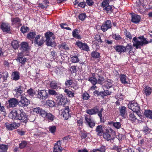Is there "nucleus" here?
<instances>
[{
	"label": "nucleus",
	"mask_w": 152,
	"mask_h": 152,
	"mask_svg": "<svg viewBox=\"0 0 152 152\" xmlns=\"http://www.w3.org/2000/svg\"><path fill=\"white\" fill-rule=\"evenodd\" d=\"M112 27L111 22L110 20H107L104 22L101 26V29L105 32Z\"/></svg>",
	"instance_id": "obj_10"
},
{
	"label": "nucleus",
	"mask_w": 152,
	"mask_h": 152,
	"mask_svg": "<svg viewBox=\"0 0 152 152\" xmlns=\"http://www.w3.org/2000/svg\"><path fill=\"white\" fill-rule=\"evenodd\" d=\"M70 58L71 61L73 63H77L79 61L78 57L77 56H73L71 57Z\"/></svg>",
	"instance_id": "obj_47"
},
{
	"label": "nucleus",
	"mask_w": 152,
	"mask_h": 152,
	"mask_svg": "<svg viewBox=\"0 0 152 152\" xmlns=\"http://www.w3.org/2000/svg\"><path fill=\"white\" fill-rule=\"evenodd\" d=\"M102 134L103 135L104 138L107 141H109L110 140L111 141V140H113L111 135L108 133H107V132H105L103 134Z\"/></svg>",
	"instance_id": "obj_35"
},
{
	"label": "nucleus",
	"mask_w": 152,
	"mask_h": 152,
	"mask_svg": "<svg viewBox=\"0 0 152 152\" xmlns=\"http://www.w3.org/2000/svg\"><path fill=\"white\" fill-rule=\"evenodd\" d=\"M98 111L97 108H93L91 109H88L86 110V113L89 115H91L96 114Z\"/></svg>",
	"instance_id": "obj_31"
},
{
	"label": "nucleus",
	"mask_w": 152,
	"mask_h": 152,
	"mask_svg": "<svg viewBox=\"0 0 152 152\" xmlns=\"http://www.w3.org/2000/svg\"><path fill=\"white\" fill-rule=\"evenodd\" d=\"M50 88L52 89H57L58 88H60L61 84L56 82L55 80H53L50 83Z\"/></svg>",
	"instance_id": "obj_19"
},
{
	"label": "nucleus",
	"mask_w": 152,
	"mask_h": 152,
	"mask_svg": "<svg viewBox=\"0 0 152 152\" xmlns=\"http://www.w3.org/2000/svg\"><path fill=\"white\" fill-rule=\"evenodd\" d=\"M106 132L108 133L109 134H111L113 135H115V132L111 128L107 129H106Z\"/></svg>",
	"instance_id": "obj_53"
},
{
	"label": "nucleus",
	"mask_w": 152,
	"mask_h": 152,
	"mask_svg": "<svg viewBox=\"0 0 152 152\" xmlns=\"http://www.w3.org/2000/svg\"><path fill=\"white\" fill-rule=\"evenodd\" d=\"M36 35L35 33L34 32H30L27 35L28 38L30 40L33 39Z\"/></svg>",
	"instance_id": "obj_54"
},
{
	"label": "nucleus",
	"mask_w": 152,
	"mask_h": 152,
	"mask_svg": "<svg viewBox=\"0 0 152 152\" xmlns=\"http://www.w3.org/2000/svg\"><path fill=\"white\" fill-rule=\"evenodd\" d=\"M21 99L18 102V105L20 107H24L27 106L30 104L29 100L24 96L20 97Z\"/></svg>",
	"instance_id": "obj_9"
},
{
	"label": "nucleus",
	"mask_w": 152,
	"mask_h": 152,
	"mask_svg": "<svg viewBox=\"0 0 152 152\" xmlns=\"http://www.w3.org/2000/svg\"><path fill=\"white\" fill-rule=\"evenodd\" d=\"M126 107L124 106H121L119 107V110L120 112V115L122 117H126Z\"/></svg>",
	"instance_id": "obj_27"
},
{
	"label": "nucleus",
	"mask_w": 152,
	"mask_h": 152,
	"mask_svg": "<svg viewBox=\"0 0 152 152\" xmlns=\"http://www.w3.org/2000/svg\"><path fill=\"white\" fill-rule=\"evenodd\" d=\"M11 45L13 48L15 49H18L19 46L18 43V41L16 40H14L12 42Z\"/></svg>",
	"instance_id": "obj_44"
},
{
	"label": "nucleus",
	"mask_w": 152,
	"mask_h": 152,
	"mask_svg": "<svg viewBox=\"0 0 152 152\" xmlns=\"http://www.w3.org/2000/svg\"><path fill=\"white\" fill-rule=\"evenodd\" d=\"M61 28L63 29H65L66 30H71V29L69 27H67L68 25L65 23H61L60 24Z\"/></svg>",
	"instance_id": "obj_52"
},
{
	"label": "nucleus",
	"mask_w": 152,
	"mask_h": 152,
	"mask_svg": "<svg viewBox=\"0 0 152 152\" xmlns=\"http://www.w3.org/2000/svg\"><path fill=\"white\" fill-rule=\"evenodd\" d=\"M112 37L113 39L116 40H120L121 39V37L119 34H116L113 35Z\"/></svg>",
	"instance_id": "obj_57"
},
{
	"label": "nucleus",
	"mask_w": 152,
	"mask_h": 152,
	"mask_svg": "<svg viewBox=\"0 0 152 152\" xmlns=\"http://www.w3.org/2000/svg\"><path fill=\"white\" fill-rule=\"evenodd\" d=\"M95 73L98 76L101 75L103 73V70L100 69H95Z\"/></svg>",
	"instance_id": "obj_60"
},
{
	"label": "nucleus",
	"mask_w": 152,
	"mask_h": 152,
	"mask_svg": "<svg viewBox=\"0 0 152 152\" xmlns=\"http://www.w3.org/2000/svg\"><path fill=\"white\" fill-rule=\"evenodd\" d=\"M105 147L104 146H102L99 149L94 150L93 152H105Z\"/></svg>",
	"instance_id": "obj_45"
},
{
	"label": "nucleus",
	"mask_w": 152,
	"mask_h": 152,
	"mask_svg": "<svg viewBox=\"0 0 152 152\" xmlns=\"http://www.w3.org/2000/svg\"><path fill=\"white\" fill-rule=\"evenodd\" d=\"M95 77V73H91L88 78V81L93 85H95L97 83V80Z\"/></svg>",
	"instance_id": "obj_17"
},
{
	"label": "nucleus",
	"mask_w": 152,
	"mask_h": 152,
	"mask_svg": "<svg viewBox=\"0 0 152 152\" xmlns=\"http://www.w3.org/2000/svg\"><path fill=\"white\" fill-rule=\"evenodd\" d=\"M103 10L106 11L107 13H110L113 11L111 6L110 5L103 8Z\"/></svg>",
	"instance_id": "obj_43"
},
{
	"label": "nucleus",
	"mask_w": 152,
	"mask_h": 152,
	"mask_svg": "<svg viewBox=\"0 0 152 152\" xmlns=\"http://www.w3.org/2000/svg\"><path fill=\"white\" fill-rule=\"evenodd\" d=\"M6 128L9 130H12L17 128L20 126V124L18 123L13 122L11 123H6L5 124Z\"/></svg>",
	"instance_id": "obj_12"
},
{
	"label": "nucleus",
	"mask_w": 152,
	"mask_h": 152,
	"mask_svg": "<svg viewBox=\"0 0 152 152\" xmlns=\"http://www.w3.org/2000/svg\"><path fill=\"white\" fill-rule=\"evenodd\" d=\"M64 71L63 68L60 67L56 68L54 71L57 75L61 76L63 75Z\"/></svg>",
	"instance_id": "obj_30"
},
{
	"label": "nucleus",
	"mask_w": 152,
	"mask_h": 152,
	"mask_svg": "<svg viewBox=\"0 0 152 152\" xmlns=\"http://www.w3.org/2000/svg\"><path fill=\"white\" fill-rule=\"evenodd\" d=\"M69 107L68 106L65 107V108L62 110L61 113V115H62L65 119L67 120L70 116V115L69 113Z\"/></svg>",
	"instance_id": "obj_14"
},
{
	"label": "nucleus",
	"mask_w": 152,
	"mask_h": 152,
	"mask_svg": "<svg viewBox=\"0 0 152 152\" xmlns=\"http://www.w3.org/2000/svg\"><path fill=\"white\" fill-rule=\"evenodd\" d=\"M124 31L126 37L130 39H132V38L131 34L129 32L127 31L126 29H124Z\"/></svg>",
	"instance_id": "obj_46"
},
{
	"label": "nucleus",
	"mask_w": 152,
	"mask_h": 152,
	"mask_svg": "<svg viewBox=\"0 0 152 152\" xmlns=\"http://www.w3.org/2000/svg\"><path fill=\"white\" fill-rule=\"evenodd\" d=\"M143 92L146 96H148L152 92V89L150 87L146 86L144 88Z\"/></svg>",
	"instance_id": "obj_26"
},
{
	"label": "nucleus",
	"mask_w": 152,
	"mask_h": 152,
	"mask_svg": "<svg viewBox=\"0 0 152 152\" xmlns=\"http://www.w3.org/2000/svg\"><path fill=\"white\" fill-rule=\"evenodd\" d=\"M37 96L40 99L45 100L48 98V95L47 91L43 90L38 91Z\"/></svg>",
	"instance_id": "obj_8"
},
{
	"label": "nucleus",
	"mask_w": 152,
	"mask_h": 152,
	"mask_svg": "<svg viewBox=\"0 0 152 152\" xmlns=\"http://www.w3.org/2000/svg\"><path fill=\"white\" fill-rule=\"evenodd\" d=\"M45 37L46 39V45L47 46L52 47L54 46V40L55 37L53 33L51 32H47L45 34Z\"/></svg>",
	"instance_id": "obj_3"
},
{
	"label": "nucleus",
	"mask_w": 152,
	"mask_h": 152,
	"mask_svg": "<svg viewBox=\"0 0 152 152\" xmlns=\"http://www.w3.org/2000/svg\"><path fill=\"white\" fill-rule=\"evenodd\" d=\"M120 80L122 84H127L129 83L128 77L124 74H121L119 76Z\"/></svg>",
	"instance_id": "obj_13"
},
{
	"label": "nucleus",
	"mask_w": 152,
	"mask_h": 152,
	"mask_svg": "<svg viewBox=\"0 0 152 152\" xmlns=\"http://www.w3.org/2000/svg\"><path fill=\"white\" fill-rule=\"evenodd\" d=\"M61 141H58L54 145V152H61L62 150V148L61 147Z\"/></svg>",
	"instance_id": "obj_15"
},
{
	"label": "nucleus",
	"mask_w": 152,
	"mask_h": 152,
	"mask_svg": "<svg viewBox=\"0 0 152 152\" xmlns=\"http://www.w3.org/2000/svg\"><path fill=\"white\" fill-rule=\"evenodd\" d=\"M81 49L87 51L89 50V47L85 43H83Z\"/></svg>",
	"instance_id": "obj_58"
},
{
	"label": "nucleus",
	"mask_w": 152,
	"mask_h": 152,
	"mask_svg": "<svg viewBox=\"0 0 152 152\" xmlns=\"http://www.w3.org/2000/svg\"><path fill=\"white\" fill-rule=\"evenodd\" d=\"M90 97L89 94L87 92H86L84 93L82 95V98L84 100H88Z\"/></svg>",
	"instance_id": "obj_55"
},
{
	"label": "nucleus",
	"mask_w": 152,
	"mask_h": 152,
	"mask_svg": "<svg viewBox=\"0 0 152 152\" xmlns=\"http://www.w3.org/2000/svg\"><path fill=\"white\" fill-rule=\"evenodd\" d=\"M64 92L69 97L72 98L74 96L75 93L73 91H70L68 89H65Z\"/></svg>",
	"instance_id": "obj_34"
},
{
	"label": "nucleus",
	"mask_w": 152,
	"mask_h": 152,
	"mask_svg": "<svg viewBox=\"0 0 152 152\" xmlns=\"http://www.w3.org/2000/svg\"><path fill=\"white\" fill-rule=\"evenodd\" d=\"M21 47L20 49L23 52L28 51L30 49V47L27 43L25 42H23L21 44Z\"/></svg>",
	"instance_id": "obj_23"
},
{
	"label": "nucleus",
	"mask_w": 152,
	"mask_h": 152,
	"mask_svg": "<svg viewBox=\"0 0 152 152\" xmlns=\"http://www.w3.org/2000/svg\"><path fill=\"white\" fill-rule=\"evenodd\" d=\"M86 17V16L85 13L81 14L79 16V19L82 21L84 20Z\"/></svg>",
	"instance_id": "obj_64"
},
{
	"label": "nucleus",
	"mask_w": 152,
	"mask_h": 152,
	"mask_svg": "<svg viewBox=\"0 0 152 152\" xmlns=\"http://www.w3.org/2000/svg\"><path fill=\"white\" fill-rule=\"evenodd\" d=\"M113 126L116 129H119L121 127V124L119 122H115Z\"/></svg>",
	"instance_id": "obj_61"
},
{
	"label": "nucleus",
	"mask_w": 152,
	"mask_h": 152,
	"mask_svg": "<svg viewBox=\"0 0 152 152\" xmlns=\"http://www.w3.org/2000/svg\"><path fill=\"white\" fill-rule=\"evenodd\" d=\"M46 103L50 107H53L55 105L54 102L52 100H47Z\"/></svg>",
	"instance_id": "obj_51"
},
{
	"label": "nucleus",
	"mask_w": 152,
	"mask_h": 152,
	"mask_svg": "<svg viewBox=\"0 0 152 152\" xmlns=\"http://www.w3.org/2000/svg\"><path fill=\"white\" fill-rule=\"evenodd\" d=\"M7 148L8 147L7 145L3 144L0 145V152H6Z\"/></svg>",
	"instance_id": "obj_41"
},
{
	"label": "nucleus",
	"mask_w": 152,
	"mask_h": 152,
	"mask_svg": "<svg viewBox=\"0 0 152 152\" xmlns=\"http://www.w3.org/2000/svg\"><path fill=\"white\" fill-rule=\"evenodd\" d=\"M138 39L140 40H139L136 37H134L132 40L133 45L136 49L140 48L141 46L145 45L149 43L143 36L139 37Z\"/></svg>",
	"instance_id": "obj_2"
},
{
	"label": "nucleus",
	"mask_w": 152,
	"mask_h": 152,
	"mask_svg": "<svg viewBox=\"0 0 152 152\" xmlns=\"http://www.w3.org/2000/svg\"><path fill=\"white\" fill-rule=\"evenodd\" d=\"M45 117H46L49 120L52 121L53 120L54 116L51 113H47Z\"/></svg>",
	"instance_id": "obj_48"
},
{
	"label": "nucleus",
	"mask_w": 152,
	"mask_h": 152,
	"mask_svg": "<svg viewBox=\"0 0 152 152\" xmlns=\"http://www.w3.org/2000/svg\"><path fill=\"white\" fill-rule=\"evenodd\" d=\"M113 81L110 80L108 79L105 81L104 83V85L103 86V88H105L107 89L110 88L113 86Z\"/></svg>",
	"instance_id": "obj_25"
},
{
	"label": "nucleus",
	"mask_w": 152,
	"mask_h": 152,
	"mask_svg": "<svg viewBox=\"0 0 152 152\" xmlns=\"http://www.w3.org/2000/svg\"><path fill=\"white\" fill-rule=\"evenodd\" d=\"M85 123L90 127L93 128L95 126V122L93 119L91 118L89 115H86L85 117Z\"/></svg>",
	"instance_id": "obj_7"
},
{
	"label": "nucleus",
	"mask_w": 152,
	"mask_h": 152,
	"mask_svg": "<svg viewBox=\"0 0 152 152\" xmlns=\"http://www.w3.org/2000/svg\"><path fill=\"white\" fill-rule=\"evenodd\" d=\"M58 99H60V101L62 105L64 106L67 102L66 98L64 97L61 94L60 95Z\"/></svg>",
	"instance_id": "obj_33"
},
{
	"label": "nucleus",
	"mask_w": 152,
	"mask_h": 152,
	"mask_svg": "<svg viewBox=\"0 0 152 152\" xmlns=\"http://www.w3.org/2000/svg\"><path fill=\"white\" fill-rule=\"evenodd\" d=\"M131 21L135 23H138L140 20L141 17L140 16L135 14H133L132 15Z\"/></svg>",
	"instance_id": "obj_20"
},
{
	"label": "nucleus",
	"mask_w": 152,
	"mask_h": 152,
	"mask_svg": "<svg viewBox=\"0 0 152 152\" xmlns=\"http://www.w3.org/2000/svg\"><path fill=\"white\" fill-rule=\"evenodd\" d=\"M91 57L94 58H99L100 53L96 51H94L91 53Z\"/></svg>",
	"instance_id": "obj_40"
},
{
	"label": "nucleus",
	"mask_w": 152,
	"mask_h": 152,
	"mask_svg": "<svg viewBox=\"0 0 152 152\" xmlns=\"http://www.w3.org/2000/svg\"><path fill=\"white\" fill-rule=\"evenodd\" d=\"M98 76L99 78L98 80H97V83L102 85V84L104 80V78L102 76Z\"/></svg>",
	"instance_id": "obj_62"
},
{
	"label": "nucleus",
	"mask_w": 152,
	"mask_h": 152,
	"mask_svg": "<svg viewBox=\"0 0 152 152\" xmlns=\"http://www.w3.org/2000/svg\"><path fill=\"white\" fill-rule=\"evenodd\" d=\"M8 102L10 107H14L18 103V101L15 98L11 99L8 101Z\"/></svg>",
	"instance_id": "obj_22"
},
{
	"label": "nucleus",
	"mask_w": 152,
	"mask_h": 152,
	"mask_svg": "<svg viewBox=\"0 0 152 152\" xmlns=\"http://www.w3.org/2000/svg\"><path fill=\"white\" fill-rule=\"evenodd\" d=\"M113 48L117 52L120 53L125 52L124 46L116 45L114 46Z\"/></svg>",
	"instance_id": "obj_24"
},
{
	"label": "nucleus",
	"mask_w": 152,
	"mask_h": 152,
	"mask_svg": "<svg viewBox=\"0 0 152 152\" xmlns=\"http://www.w3.org/2000/svg\"><path fill=\"white\" fill-rule=\"evenodd\" d=\"M98 135L101 136L103 134L104 130L102 128V126L99 125L97 126L95 129Z\"/></svg>",
	"instance_id": "obj_29"
},
{
	"label": "nucleus",
	"mask_w": 152,
	"mask_h": 152,
	"mask_svg": "<svg viewBox=\"0 0 152 152\" xmlns=\"http://www.w3.org/2000/svg\"><path fill=\"white\" fill-rule=\"evenodd\" d=\"M27 144V142L25 141H22L19 144V147L22 149L25 147Z\"/></svg>",
	"instance_id": "obj_59"
},
{
	"label": "nucleus",
	"mask_w": 152,
	"mask_h": 152,
	"mask_svg": "<svg viewBox=\"0 0 152 152\" xmlns=\"http://www.w3.org/2000/svg\"><path fill=\"white\" fill-rule=\"evenodd\" d=\"M41 35H39L35 37L34 43L39 46H41L44 43V40L42 37L40 38Z\"/></svg>",
	"instance_id": "obj_21"
},
{
	"label": "nucleus",
	"mask_w": 152,
	"mask_h": 152,
	"mask_svg": "<svg viewBox=\"0 0 152 152\" xmlns=\"http://www.w3.org/2000/svg\"><path fill=\"white\" fill-rule=\"evenodd\" d=\"M2 74L3 75V77H2L3 80H1V82H3L6 81L7 80V78L8 77V72L5 71L2 72Z\"/></svg>",
	"instance_id": "obj_38"
},
{
	"label": "nucleus",
	"mask_w": 152,
	"mask_h": 152,
	"mask_svg": "<svg viewBox=\"0 0 152 152\" xmlns=\"http://www.w3.org/2000/svg\"><path fill=\"white\" fill-rule=\"evenodd\" d=\"M28 29V27L25 26H23L20 28V31L23 33H25L27 31Z\"/></svg>",
	"instance_id": "obj_63"
},
{
	"label": "nucleus",
	"mask_w": 152,
	"mask_h": 152,
	"mask_svg": "<svg viewBox=\"0 0 152 152\" xmlns=\"http://www.w3.org/2000/svg\"><path fill=\"white\" fill-rule=\"evenodd\" d=\"M145 116L148 118L152 119V111L149 110H145Z\"/></svg>",
	"instance_id": "obj_39"
},
{
	"label": "nucleus",
	"mask_w": 152,
	"mask_h": 152,
	"mask_svg": "<svg viewBox=\"0 0 152 152\" xmlns=\"http://www.w3.org/2000/svg\"><path fill=\"white\" fill-rule=\"evenodd\" d=\"M0 28L4 32L8 33L10 31V26L8 23H2L1 25Z\"/></svg>",
	"instance_id": "obj_16"
},
{
	"label": "nucleus",
	"mask_w": 152,
	"mask_h": 152,
	"mask_svg": "<svg viewBox=\"0 0 152 152\" xmlns=\"http://www.w3.org/2000/svg\"><path fill=\"white\" fill-rule=\"evenodd\" d=\"M151 131V129L147 126H144L142 129V131L145 134L149 133Z\"/></svg>",
	"instance_id": "obj_49"
},
{
	"label": "nucleus",
	"mask_w": 152,
	"mask_h": 152,
	"mask_svg": "<svg viewBox=\"0 0 152 152\" xmlns=\"http://www.w3.org/2000/svg\"><path fill=\"white\" fill-rule=\"evenodd\" d=\"M24 90V88L22 84H20L15 88L13 91V94L15 96L18 98L22 96V93Z\"/></svg>",
	"instance_id": "obj_5"
},
{
	"label": "nucleus",
	"mask_w": 152,
	"mask_h": 152,
	"mask_svg": "<svg viewBox=\"0 0 152 152\" xmlns=\"http://www.w3.org/2000/svg\"><path fill=\"white\" fill-rule=\"evenodd\" d=\"M65 85L66 86L73 88L75 90H77L79 88L77 83H74L72 79L66 80L65 81Z\"/></svg>",
	"instance_id": "obj_11"
},
{
	"label": "nucleus",
	"mask_w": 152,
	"mask_h": 152,
	"mask_svg": "<svg viewBox=\"0 0 152 152\" xmlns=\"http://www.w3.org/2000/svg\"><path fill=\"white\" fill-rule=\"evenodd\" d=\"M9 115L12 119L20 120L25 124L28 120V117L23 110H20L18 113L16 110H13L10 112Z\"/></svg>",
	"instance_id": "obj_1"
},
{
	"label": "nucleus",
	"mask_w": 152,
	"mask_h": 152,
	"mask_svg": "<svg viewBox=\"0 0 152 152\" xmlns=\"http://www.w3.org/2000/svg\"><path fill=\"white\" fill-rule=\"evenodd\" d=\"M0 111L1 112H3V115L4 116H5L6 115V113L5 112V109L4 107L3 106L1 105V103L0 102Z\"/></svg>",
	"instance_id": "obj_56"
},
{
	"label": "nucleus",
	"mask_w": 152,
	"mask_h": 152,
	"mask_svg": "<svg viewBox=\"0 0 152 152\" xmlns=\"http://www.w3.org/2000/svg\"><path fill=\"white\" fill-rule=\"evenodd\" d=\"M11 21L12 24L16 27H19L21 25V20L18 18H12Z\"/></svg>",
	"instance_id": "obj_18"
},
{
	"label": "nucleus",
	"mask_w": 152,
	"mask_h": 152,
	"mask_svg": "<svg viewBox=\"0 0 152 152\" xmlns=\"http://www.w3.org/2000/svg\"><path fill=\"white\" fill-rule=\"evenodd\" d=\"M125 52L127 51H129V54L131 53L132 49L133 48V47L130 43L128 44L126 47L124 46Z\"/></svg>",
	"instance_id": "obj_37"
},
{
	"label": "nucleus",
	"mask_w": 152,
	"mask_h": 152,
	"mask_svg": "<svg viewBox=\"0 0 152 152\" xmlns=\"http://www.w3.org/2000/svg\"><path fill=\"white\" fill-rule=\"evenodd\" d=\"M111 92L108 91L107 90L105 91H100V96L102 97H104L108 95H110Z\"/></svg>",
	"instance_id": "obj_42"
},
{
	"label": "nucleus",
	"mask_w": 152,
	"mask_h": 152,
	"mask_svg": "<svg viewBox=\"0 0 152 152\" xmlns=\"http://www.w3.org/2000/svg\"><path fill=\"white\" fill-rule=\"evenodd\" d=\"M11 77L13 80H17L20 78V74L18 72H13L12 75Z\"/></svg>",
	"instance_id": "obj_32"
},
{
	"label": "nucleus",
	"mask_w": 152,
	"mask_h": 152,
	"mask_svg": "<svg viewBox=\"0 0 152 152\" xmlns=\"http://www.w3.org/2000/svg\"><path fill=\"white\" fill-rule=\"evenodd\" d=\"M128 106V107L133 112L136 113L137 114L139 113L140 109V106L135 101H130Z\"/></svg>",
	"instance_id": "obj_4"
},
{
	"label": "nucleus",
	"mask_w": 152,
	"mask_h": 152,
	"mask_svg": "<svg viewBox=\"0 0 152 152\" xmlns=\"http://www.w3.org/2000/svg\"><path fill=\"white\" fill-rule=\"evenodd\" d=\"M129 120L133 123L135 122L137 120L133 113H130L129 115Z\"/></svg>",
	"instance_id": "obj_36"
},
{
	"label": "nucleus",
	"mask_w": 152,
	"mask_h": 152,
	"mask_svg": "<svg viewBox=\"0 0 152 152\" xmlns=\"http://www.w3.org/2000/svg\"><path fill=\"white\" fill-rule=\"evenodd\" d=\"M80 31L77 29H74L72 32V35L73 37L76 39H80L81 37L79 34Z\"/></svg>",
	"instance_id": "obj_28"
},
{
	"label": "nucleus",
	"mask_w": 152,
	"mask_h": 152,
	"mask_svg": "<svg viewBox=\"0 0 152 152\" xmlns=\"http://www.w3.org/2000/svg\"><path fill=\"white\" fill-rule=\"evenodd\" d=\"M23 53L22 52L18 53L17 54V58L16 59L17 62H19V64L21 66H24L26 62L27 61L26 58L23 57Z\"/></svg>",
	"instance_id": "obj_6"
},
{
	"label": "nucleus",
	"mask_w": 152,
	"mask_h": 152,
	"mask_svg": "<svg viewBox=\"0 0 152 152\" xmlns=\"http://www.w3.org/2000/svg\"><path fill=\"white\" fill-rule=\"evenodd\" d=\"M108 0H104L102 3L101 6L104 8V7L109 5V2Z\"/></svg>",
	"instance_id": "obj_50"
}]
</instances>
